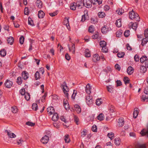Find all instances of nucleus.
I'll list each match as a JSON object with an SVG mask.
<instances>
[{"mask_svg":"<svg viewBox=\"0 0 148 148\" xmlns=\"http://www.w3.org/2000/svg\"><path fill=\"white\" fill-rule=\"evenodd\" d=\"M64 140L65 142L66 143H69L70 141V139L69 138V135L66 134L64 136Z\"/></svg>","mask_w":148,"mask_h":148,"instance_id":"obj_31","label":"nucleus"},{"mask_svg":"<svg viewBox=\"0 0 148 148\" xmlns=\"http://www.w3.org/2000/svg\"><path fill=\"white\" fill-rule=\"evenodd\" d=\"M61 87L62 88L64 93L67 99L69 98V94L67 92L69 91V88L65 82H64L61 85Z\"/></svg>","mask_w":148,"mask_h":148,"instance_id":"obj_2","label":"nucleus"},{"mask_svg":"<svg viewBox=\"0 0 148 148\" xmlns=\"http://www.w3.org/2000/svg\"><path fill=\"white\" fill-rule=\"evenodd\" d=\"M125 54L124 53V52H119L117 54V56L120 58H122L124 57V56Z\"/></svg>","mask_w":148,"mask_h":148,"instance_id":"obj_53","label":"nucleus"},{"mask_svg":"<svg viewBox=\"0 0 148 148\" xmlns=\"http://www.w3.org/2000/svg\"><path fill=\"white\" fill-rule=\"evenodd\" d=\"M47 95V93L45 92L44 93V95L42 96L41 99V101L42 102H44L45 101V98Z\"/></svg>","mask_w":148,"mask_h":148,"instance_id":"obj_50","label":"nucleus"},{"mask_svg":"<svg viewBox=\"0 0 148 148\" xmlns=\"http://www.w3.org/2000/svg\"><path fill=\"white\" fill-rule=\"evenodd\" d=\"M77 93V91L75 90H73V94L71 98L72 99H75V96L76 95Z\"/></svg>","mask_w":148,"mask_h":148,"instance_id":"obj_55","label":"nucleus"},{"mask_svg":"<svg viewBox=\"0 0 148 148\" xmlns=\"http://www.w3.org/2000/svg\"><path fill=\"white\" fill-rule=\"evenodd\" d=\"M116 12L119 15H121L124 12V10L122 9H119L116 11Z\"/></svg>","mask_w":148,"mask_h":148,"instance_id":"obj_49","label":"nucleus"},{"mask_svg":"<svg viewBox=\"0 0 148 148\" xmlns=\"http://www.w3.org/2000/svg\"><path fill=\"white\" fill-rule=\"evenodd\" d=\"M138 23L137 22H135L132 25V27L133 29L136 30L137 27Z\"/></svg>","mask_w":148,"mask_h":148,"instance_id":"obj_45","label":"nucleus"},{"mask_svg":"<svg viewBox=\"0 0 148 148\" xmlns=\"http://www.w3.org/2000/svg\"><path fill=\"white\" fill-rule=\"evenodd\" d=\"M120 143V140L119 138H115L114 139V143L116 145H119Z\"/></svg>","mask_w":148,"mask_h":148,"instance_id":"obj_38","label":"nucleus"},{"mask_svg":"<svg viewBox=\"0 0 148 148\" xmlns=\"http://www.w3.org/2000/svg\"><path fill=\"white\" fill-rule=\"evenodd\" d=\"M124 120L123 117L120 118L118 121V126L119 127L122 126L124 124Z\"/></svg>","mask_w":148,"mask_h":148,"instance_id":"obj_15","label":"nucleus"},{"mask_svg":"<svg viewBox=\"0 0 148 148\" xmlns=\"http://www.w3.org/2000/svg\"><path fill=\"white\" fill-rule=\"evenodd\" d=\"M108 109L109 111L110 112L112 113L113 112H114L115 111V109L114 107V106L112 105H110L109 108H108Z\"/></svg>","mask_w":148,"mask_h":148,"instance_id":"obj_28","label":"nucleus"},{"mask_svg":"<svg viewBox=\"0 0 148 148\" xmlns=\"http://www.w3.org/2000/svg\"><path fill=\"white\" fill-rule=\"evenodd\" d=\"M28 23L29 25L32 26L34 25L33 21L31 18H28Z\"/></svg>","mask_w":148,"mask_h":148,"instance_id":"obj_59","label":"nucleus"},{"mask_svg":"<svg viewBox=\"0 0 148 148\" xmlns=\"http://www.w3.org/2000/svg\"><path fill=\"white\" fill-rule=\"evenodd\" d=\"M11 110L14 113H16L17 112V109L16 106H14L12 107Z\"/></svg>","mask_w":148,"mask_h":148,"instance_id":"obj_40","label":"nucleus"},{"mask_svg":"<svg viewBox=\"0 0 148 148\" xmlns=\"http://www.w3.org/2000/svg\"><path fill=\"white\" fill-rule=\"evenodd\" d=\"M35 78L36 80H37L40 78V75L38 71H37L35 73L34 75Z\"/></svg>","mask_w":148,"mask_h":148,"instance_id":"obj_35","label":"nucleus"},{"mask_svg":"<svg viewBox=\"0 0 148 148\" xmlns=\"http://www.w3.org/2000/svg\"><path fill=\"white\" fill-rule=\"evenodd\" d=\"M86 103L88 106H90L92 104L93 99L92 97H90V95L86 96Z\"/></svg>","mask_w":148,"mask_h":148,"instance_id":"obj_5","label":"nucleus"},{"mask_svg":"<svg viewBox=\"0 0 148 148\" xmlns=\"http://www.w3.org/2000/svg\"><path fill=\"white\" fill-rule=\"evenodd\" d=\"M133 72L134 69L132 67L129 66L127 69V72L129 75H131L133 73Z\"/></svg>","mask_w":148,"mask_h":148,"instance_id":"obj_21","label":"nucleus"},{"mask_svg":"<svg viewBox=\"0 0 148 148\" xmlns=\"http://www.w3.org/2000/svg\"><path fill=\"white\" fill-rule=\"evenodd\" d=\"M45 15V13L42 10H40L38 12V16L39 18H43Z\"/></svg>","mask_w":148,"mask_h":148,"instance_id":"obj_20","label":"nucleus"},{"mask_svg":"<svg viewBox=\"0 0 148 148\" xmlns=\"http://www.w3.org/2000/svg\"><path fill=\"white\" fill-rule=\"evenodd\" d=\"M102 103V99H98L96 100V104L99 106Z\"/></svg>","mask_w":148,"mask_h":148,"instance_id":"obj_34","label":"nucleus"},{"mask_svg":"<svg viewBox=\"0 0 148 148\" xmlns=\"http://www.w3.org/2000/svg\"><path fill=\"white\" fill-rule=\"evenodd\" d=\"M20 94L22 95H25V94H26V93H25V90L24 88V89H22L20 90Z\"/></svg>","mask_w":148,"mask_h":148,"instance_id":"obj_62","label":"nucleus"},{"mask_svg":"<svg viewBox=\"0 0 148 148\" xmlns=\"http://www.w3.org/2000/svg\"><path fill=\"white\" fill-rule=\"evenodd\" d=\"M98 16L99 18H103L105 16V14L103 12H99L98 13Z\"/></svg>","mask_w":148,"mask_h":148,"instance_id":"obj_39","label":"nucleus"},{"mask_svg":"<svg viewBox=\"0 0 148 148\" xmlns=\"http://www.w3.org/2000/svg\"><path fill=\"white\" fill-rule=\"evenodd\" d=\"M14 41V38L11 36H10L8 38L7 40L8 43L10 45H12Z\"/></svg>","mask_w":148,"mask_h":148,"instance_id":"obj_22","label":"nucleus"},{"mask_svg":"<svg viewBox=\"0 0 148 148\" xmlns=\"http://www.w3.org/2000/svg\"><path fill=\"white\" fill-rule=\"evenodd\" d=\"M107 136L108 137L110 138L111 140H112L113 139V137H114V134L113 133L111 132L108 133V134Z\"/></svg>","mask_w":148,"mask_h":148,"instance_id":"obj_42","label":"nucleus"},{"mask_svg":"<svg viewBox=\"0 0 148 148\" xmlns=\"http://www.w3.org/2000/svg\"><path fill=\"white\" fill-rule=\"evenodd\" d=\"M140 60L142 63L145 65V66L148 68V59L145 56H142L140 58Z\"/></svg>","mask_w":148,"mask_h":148,"instance_id":"obj_3","label":"nucleus"},{"mask_svg":"<svg viewBox=\"0 0 148 148\" xmlns=\"http://www.w3.org/2000/svg\"><path fill=\"white\" fill-rule=\"evenodd\" d=\"M24 13L25 15H28L29 13V11L28 10V8L27 7H25L24 9Z\"/></svg>","mask_w":148,"mask_h":148,"instance_id":"obj_61","label":"nucleus"},{"mask_svg":"<svg viewBox=\"0 0 148 148\" xmlns=\"http://www.w3.org/2000/svg\"><path fill=\"white\" fill-rule=\"evenodd\" d=\"M97 119L98 120L102 121L104 119V116L103 114L100 113L97 117Z\"/></svg>","mask_w":148,"mask_h":148,"instance_id":"obj_32","label":"nucleus"},{"mask_svg":"<svg viewBox=\"0 0 148 148\" xmlns=\"http://www.w3.org/2000/svg\"><path fill=\"white\" fill-rule=\"evenodd\" d=\"M36 5L37 7L40 8L42 7V3L40 0H37L36 2Z\"/></svg>","mask_w":148,"mask_h":148,"instance_id":"obj_19","label":"nucleus"},{"mask_svg":"<svg viewBox=\"0 0 148 148\" xmlns=\"http://www.w3.org/2000/svg\"><path fill=\"white\" fill-rule=\"evenodd\" d=\"M28 75V73L25 71L22 73V77L24 80H26L28 79L29 77Z\"/></svg>","mask_w":148,"mask_h":148,"instance_id":"obj_16","label":"nucleus"},{"mask_svg":"<svg viewBox=\"0 0 148 148\" xmlns=\"http://www.w3.org/2000/svg\"><path fill=\"white\" fill-rule=\"evenodd\" d=\"M86 130L84 129L83 131L81 133V136L84 137L87 134Z\"/></svg>","mask_w":148,"mask_h":148,"instance_id":"obj_48","label":"nucleus"},{"mask_svg":"<svg viewBox=\"0 0 148 148\" xmlns=\"http://www.w3.org/2000/svg\"><path fill=\"white\" fill-rule=\"evenodd\" d=\"M144 35L145 37H148V29H147L144 31Z\"/></svg>","mask_w":148,"mask_h":148,"instance_id":"obj_64","label":"nucleus"},{"mask_svg":"<svg viewBox=\"0 0 148 148\" xmlns=\"http://www.w3.org/2000/svg\"><path fill=\"white\" fill-rule=\"evenodd\" d=\"M145 37V38H143L142 40L141 45L142 46H144L148 42V37Z\"/></svg>","mask_w":148,"mask_h":148,"instance_id":"obj_27","label":"nucleus"},{"mask_svg":"<svg viewBox=\"0 0 148 148\" xmlns=\"http://www.w3.org/2000/svg\"><path fill=\"white\" fill-rule=\"evenodd\" d=\"M92 0H83V4L87 8H90L92 6Z\"/></svg>","mask_w":148,"mask_h":148,"instance_id":"obj_4","label":"nucleus"},{"mask_svg":"<svg viewBox=\"0 0 148 148\" xmlns=\"http://www.w3.org/2000/svg\"><path fill=\"white\" fill-rule=\"evenodd\" d=\"M74 110L78 114L80 113L81 112L80 107L77 104H76L74 106Z\"/></svg>","mask_w":148,"mask_h":148,"instance_id":"obj_10","label":"nucleus"},{"mask_svg":"<svg viewBox=\"0 0 148 148\" xmlns=\"http://www.w3.org/2000/svg\"><path fill=\"white\" fill-rule=\"evenodd\" d=\"M5 132H7L8 135L9 137L12 138L16 137V135L14 133H11L7 130H6Z\"/></svg>","mask_w":148,"mask_h":148,"instance_id":"obj_26","label":"nucleus"},{"mask_svg":"<svg viewBox=\"0 0 148 148\" xmlns=\"http://www.w3.org/2000/svg\"><path fill=\"white\" fill-rule=\"evenodd\" d=\"M102 51L104 53H107L108 52V49L106 46L103 47L102 49Z\"/></svg>","mask_w":148,"mask_h":148,"instance_id":"obj_54","label":"nucleus"},{"mask_svg":"<svg viewBox=\"0 0 148 148\" xmlns=\"http://www.w3.org/2000/svg\"><path fill=\"white\" fill-rule=\"evenodd\" d=\"M24 38L23 36H21L20 38L19 42L21 44H23L24 42Z\"/></svg>","mask_w":148,"mask_h":148,"instance_id":"obj_51","label":"nucleus"},{"mask_svg":"<svg viewBox=\"0 0 148 148\" xmlns=\"http://www.w3.org/2000/svg\"><path fill=\"white\" fill-rule=\"evenodd\" d=\"M6 51L4 49H2L0 51V55L1 56H5L6 55Z\"/></svg>","mask_w":148,"mask_h":148,"instance_id":"obj_36","label":"nucleus"},{"mask_svg":"<svg viewBox=\"0 0 148 148\" xmlns=\"http://www.w3.org/2000/svg\"><path fill=\"white\" fill-rule=\"evenodd\" d=\"M22 79L20 77H18L17 79V82L19 85L21 84L22 82Z\"/></svg>","mask_w":148,"mask_h":148,"instance_id":"obj_43","label":"nucleus"},{"mask_svg":"<svg viewBox=\"0 0 148 148\" xmlns=\"http://www.w3.org/2000/svg\"><path fill=\"white\" fill-rule=\"evenodd\" d=\"M94 31V29L92 25H91L90 26L89 28L88 31L89 32L92 33Z\"/></svg>","mask_w":148,"mask_h":148,"instance_id":"obj_57","label":"nucleus"},{"mask_svg":"<svg viewBox=\"0 0 148 148\" xmlns=\"http://www.w3.org/2000/svg\"><path fill=\"white\" fill-rule=\"evenodd\" d=\"M109 31V28L106 26V25L103 26L101 29L102 33L104 34H106Z\"/></svg>","mask_w":148,"mask_h":148,"instance_id":"obj_13","label":"nucleus"},{"mask_svg":"<svg viewBox=\"0 0 148 148\" xmlns=\"http://www.w3.org/2000/svg\"><path fill=\"white\" fill-rule=\"evenodd\" d=\"M100 46L102 47L106 46V42L104 41H101L100 42Z\"/></svg>","mask_w":148,"mask_h":148,"instance_id":"obj_44","label":"nucleus"},{"mask_svg":"<svg viewBox=\"0 0 148 148\" xmlns=\"http://www.w3.org/2000/svg\"><path fill=\"white\" fill-rule=\"evenodd\" d=\"M147 67L145 66H141L140 67V72L142 73H144L147 71Z\"/></svg>","mask_w":148,"mask_h":148,"instance_id":"obj_25","label":"nucleus"},{"mask_svg":"<svg viewBox=\"0 0 148 148\" xmlns=\"http://www.w3.org/2000/svg\"><path fill=\"white\" fill-rule=\"evenodd\" d=\"M142 101L143 102L146 101H148V96H147L145 95H143L141 97Z\"/></svg>","mask_w":148,"mask_h":148,"instance_id":"obj_33","label":"nucleus"},{"mask_svg":"<svg viewBox=\"0 0 148 148\" xmlns=\"http://www.w3.org/2000/svg\"><path fill=\"white\" fill-rule=\"evenodd\" d=\"M85 56L87 57H89L90 56V51L88 49H86L85 51Z\"/></svg>","mask_w":148,"mask_h":148,"instance_id":"obj_29","label":"nucleus"},{"mask_svg":"<svg viewBox=\"0 0 148 148\" xmlns=\"http://www.w3.org/2000/svg\"><path fill=\"white\" fill-rule=\"evenodd\" d=\"M76 7L77 3H76L74 2L71 4L70 8L71 10H75L76 9Z\"/></svg>","mask_w":148,"mask_h":148,"instance_id":"obj_23","label":"nucleus"},{"mask_svg":"<svg viewBox=\"0 0 148 148\" xmlns=\"http://www.w3.org/2000/svg\"><path fill=\"white\" fill-rule=\"evenodd\" d=\"M4 84L6 87L10 88L12 86L13 82L10 80L7 79L6 80Z\"/></svg>","mask_w":148,"mask_h":148,"instance_id":"obj_6","label":"nucleus"},{"mask_svg":"<svg viewBox=\"0 0 148 148\" xmlns=\"http://www.w3.org/2000/svg\"><path fill=\"white\" fill-rule=\"evenodd\" d=\"M76 3H77V6L79 9L82 8L84 5L83 4V3L82 1H77Z\"/></svg>","mask_w":148,"mask_h":148,"instance_id":"obj_17","label":"nucleus"},{"mask_svg":"<svg viewBox=\"0 0 148 148\" xmlns=\"http://www.w3.org/2000/svg\"><path fill=\"white\" fill-rule=\"evenodd\" d=\"M99 33L97 32L95 34L93 35L92 36V38L93 39H96L98 37Z\"/></svg>","mask_w":148,"mask_h":148,"instance_id":"obj_63","label":"nucleus"},{"mask_svg":"<svg viewBox=\"0 0 148 148\" xmlns=\"http://www.w3.org/2000/svg\"><path fill=\"white\" fill-rule=\"evenodd\" d=\"M26 124L29 126H34L35 125V123L28 121L26 123Z\"/></svg>","mask_w":148,"mask_h":148,"instance_id":"obj_60","label":"nucleus"},{"mask_svg":"<svg viewBox=\"0 0 148 148\" xmlns=\"http://www.w3.org/2000/svg\"><path fill=\"white\" fill-rule=\"evenodd\" d=\"M68 46L69 47V51H71L73 54H75V44L73 43L71 48L69 46V45H68Z\"/></svg>","mask_w":148,"mask_h":148,"instance_id":"obj_11","label":"nucleus"},{"mask_svg":"<svg viewBox=\"0 0 148 148\" xmlns=\"http://www.w3.org/2000/svg\"><path fill=\"white\" fill-rule=\"evenodd\" d=\"M129 17L130 19H134L135 21H140V17L138 14L137 13H135L133 10L129 12Z\"/></svg>","mask_w":148,"mask_h":148,"instance_id":"obj_1","label":"nucleus"},{"mask_svg":"<svg viewBox=\"0 0 148 148\" xmlns=\"http://www.w3.org/2000/svg\"><path fill=\"white\" fill-rule=\"evenodd\" d=\"M115 24L117 27H121V20L120 19H118L116 21Z\"/></svg>","mask_w":148,"mask_h":148,"instance_id":"obj_30","label":"nucleus"},{"mask_svg":"<svg viewBox=\"0 0 148 148\" xmlns=\"http://www.w3.org/2000/svg\"><path fill=\"white\" fill-rule=\"evenodd\" d=\"M47 110L49 115H51L54 113V110L52 107H49L47 108Z\"/></svg>","mask_w":148,"mask_h":148,"instance_id":"obj_14","label":"nucleus"},{"mask_svg":"<svg viewBox=\"0 0 148 148\" xmlns=\"http://www.w3.org/2000/svg\"><path fill=\"white\" fill-rule=\"evenodd\" d=\"M107 89L108 92H112L113 91V88L111 86H107Z\"/></svg>","mask_w":148,"mask_h":148,"instance_id":"obj_46","label":"nucleus"},{"mask_svg":"<svg viewBox=\"0 0 148 148\" xmlns=\"http://www.w3.org/2000/svg\"><path fill=\"white\" fill-rule=\"evenodd\" d=\"M140 134L142 136H147L148 137V129H143L140 132Z\"/></svg>","mask_w":148,"mask_h":148,"instance_id":"obj_18","label":"nucleus"},{"mask_svg":"<svg viewBox=\"0 0 148 148\" xmlns=\"http://www.w3.org/2000/svg\"><path fill=\"white\" fill-rule=\"evenodd\" d=\"M49 140V138L48 136L45 135L42 138L41 141L43 144H46L48 143Z\"/></svg>","mask_w":148,"mask_h":148,"instance_id":"obj_8","label":"nucleus"},{"mask_svg":"<svg viewBox=\"0 0 148 148\" xmlns=\"http://www.w3.org/2000/svg\"><path fill=\"white\" fill-rule=\"evenodd\" d=\"M32 108L33 110L36 111L38 109V106L36 103H33L32 104Z\"/></svg>","mask_w":148,"mask_h":148,"instance_id":"obj_41","label":"nucleus"},{"mask_svg":"<svg viewBox=\"0 0 148 148\" xmlns=\"http://www.w3.org/2000/svg\"><path fill=\"white\" fill-rule=\"evenodd\" d=\"M25 98L27 100H29L30 98V95L28 93L26 92L25 95Z\"/></svg>","mask_w":148,"mask_h":148,"instance_id":"obj_47","label":"nucleus"},{"mask_svg":"<svg viewBox=\"0 0 148 148\" xmlns=\"http://www.w3.org/2000/svg\"><path fill=\"white\" fill-rule=\"evenodd\" d=\"M100 57L97 54H94L92 58L93 61L94 62H96L100 60Z\"/></svg>","mask_w":148,"mask_h":148,"instance_id":"obj_7","label":"nucleus"},{"mask_svg":"<svg viewBox=\"0 0 148 148\" xmlns=\"http://www.w3.org/2000/svg\"><path fill=\"white\" fill-rule=\"evenodd\" d=\"M123 81L125 84H128L130 82V80L129 78L127 77H125L124 78Z\"/></svg>","mask_w":148,"mask_h":148,"instance_id":"obj_52","label":"nucleus"},{"mask_svg":"<svg viewBox=\"0 0 148 148\" xmlns=\"http://www.w3.org/2000/svg\"><path fill=\"white\" fill-rule=\"evenodd\" d=\"M58 118L59 117L58 114L56 113H54V114L52 118V119L53 121H57L58 119Z\"/></svg>","mask_w":148,"mask_h":148,"instance_id":"obj_24","label":"nucleus"},{"mask_svg":"<svg viewBox=\"0 0 148 148\" xmlns=\"http://www.w3.org/2000/svg\"><path fill=\"white\" fill-rule=\"evenodd\" d=\"M91 87L90 86V84H88L87 85L86 87L85 91L86 93L88 94L89 95L91 93Z\"/></svg>","mask_w":148,"mask_h":148,"instance_id":"obj_12","label":"nucleus"},{"mask_svg":"<svg viewBox=\"0 0 148 148\" xmlns=\"http://www.w3.org/2000/svg\"><path fill=\"white\" fill-rule=\"evenodd\" d=\"M69 17L65 18H64V20L63 22L64 25H65L66 26L68 29H69V28H70V27L69 26Z\"/></svg>","mask_w":148,"mask_h":148,"instance_id":"obj_9","label":"nucleus"},{"mask_svg":"<svg viewBox=\"0 0 148 148\" xmlns=\"http://www.w3.org/2000/svg\"><path fill=\"white\" fill-rule=\"evenodd\" d=\"M138 113L139 112L137 110H134L133 113V117L135 119L137 117Z\"/></svg>","mask_w":148,"mask_h":148,"instance_id":"obj_37","label":"nucleus"},{"mask_svg":"<svg viewBox=\"0 0 148 148\" xmlns=\"http://www.w3.org/2000/svg\"><path fill=\"white\" fill-rule=\"evenodd\" d=\"M122 32L121 31H118L116 33V36L117 37H120L122 35Z\"/></svg>","mask_w":148,"mask_h":148,"instance_id":"obj_58","label":"nucleus"},{"mask_svg":"<svg viewBox=\"0 0 148 148\" xmlns=\"http://www.w3.org/2000/svg\"><path fill=\"white\" fill-rule=\"evenodd\" d=\"M130 31L129 30H126L124 33V35L125 37H128L130 35Z\"/></svg>","mask_w":148,"mask_h":148,"instance_id":"obj_56","label":"nucleus"}]
</instances>
